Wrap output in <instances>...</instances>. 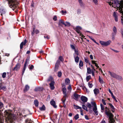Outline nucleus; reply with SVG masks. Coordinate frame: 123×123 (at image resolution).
I'll return each instance as SVG.
<instances>
[{"instance_id": "5fc2aeb1", "label": "nucleus", "mask_w": 123, "mask_h": 123, "mask_svg": "<svg viewBox=\"0 0 123 123\" xmlns=\"http://www.w3.org/2000/svg\"><path fill=\"white\" fill-rule=\"evenodd\" d=\"M3 104L1 102H0V109H1L3 107Z\"/></svg>"}, {"instance_id": "a878e982", "label": "nucleus", "mask_w": 123, "mask_h": 123, "mask_svg": "<svg viewBox=\"0 0 123 123\" xmlns=\"http://www.w3.org/2000/svg\"><path fill=\"white\" fill-rule=\"evenodd\" d=\"M61 23L64 25V24L65 23L63 20L60 19L59 20L58 23V25L59 26H61Z\"/></svg>"}, {"instance_id": "f257e3e1", "label": "nucleus", "mask_w": 123, "mask_h": 123, "mask_svg": "<svg viewBox=\"0 0 123 123\" xmlns=\"http://www.w3.org/2000/svg\"><path fill=\"white\" fill-rule=\"evenodd\" d=\"M111 6L116 8V7L120 11H122L121 13L122 15L121 17V20L122 23L123 24V2L121 3L118 2H116L115 0H109L107 2Z\"/></svg>"}, {"instance_id": "7ed1b4c3", "label": "nucleus", "mask_w": 123, "mask_h": 123, "mask_svg": "<svg viewBox=\"0 0 123 123\" xmlns=\"http://www.w3.org/2000/svg\"><path fill=\"white\" fill-rule=\"evenodd\" d=\"M9 7L12 8L13 10H15V12H17V0H7Z\"/></svg>"}, {"instance_id": "e2e57ef3", "label": "nucleus", "mask_w": 123, "mask_h": 123, "mask_svg": "<svg viewBox=\"0 0 123 123\" xmlns=\"http://www.w3.org/2000/svg\"><path fill=\"white\" fill-rule=\"evenodd\" d=\"M34 68V66L33 65H31L29 69L30 70L33 69Z\"/></svg>"}, {"instance_id": "69168bd1", "label": "nucleus", "mask_w": 123, "mask_h": 123, "mask_svg": "<svg viewBox=\"0 0 123 123\" xmlns=\"http://www.w3.org/2000/svg\"><path fill=\"white\" fill-rule=\"evenodd\" d=\"M68 90H71L72 89V87L70 85H69L68 87Z\"/></svg>"}, {"instance_id": "c756f323", "label": "nucleus", "mask_w": 123, "mask_h": 123, "mask_svg": "<svg viewBox=\"0 0 123 123\" xmlns=\"http://www.w3.org/2000/svg\"><path fill=\"white\" fill-rule=\"evenodd\" d=\"M99 82L101 84H103L104 83V82L103 79H102L101 78L100 76H99Z\"/></svg>"}, {"instance_id": "4468645a", "label": "nucleus", "mask_w": 123, "mask_h": 123, "mask_svg": "<svg viewBox=\"0 0 123 123\" xmlns=\"http://www.w3.org/2000/svg\"><path fill=\"white\" fill-rule=\"evenodd\" d=\"M27 59H26V61H25L24 65V67L23 69V70L22 71V75H23L24 74L25 71V70L26 67L27 65Z\"/></svg>"}, {"instance_id": "e433bc0d", "label": "nucleus", "mask_w": 123, "mask_h": 123, "mask_svg": "<svg viewBox=\"0 0 123 123\" xmlns=\"http://www.w3.org/2000/svg\"><path fill=\"white\" fill-rule=\"evenodd\" d=\"M60 64V62L59 60H58L55 64V66H57L59 67Z\"/></svg>"}, {"instance_id": "6e6d98bb", "label": "nucleus", "mask_w": 123, "mask_h": 123, "mask_svg": "<svg viewBox=\"0 0 123 123\" xmlns=\"http://www.w3.org/2000/svg\"><path fill=\"white\" fill-rule=\"evenodd\" d=\"M59 67L57 66H55L54 70L55 71H57Z\"/></svg>"}, {"instance_id": "aec40b11", "label": "nucleus", "mask_w": 123, "mask_h": 123, "mask_svg": "<svg viewBox=\"0 0 123 123\" xmlns=\"http://www.w3.org/2000/svg\"><path fill=\"white\" fill-rule=\"evenodd\" d=\"M94 94L96 95L99 93V91L98 88H95L93 90Z\"/></svg>"}, {"instance_id": "bf43d9fd", "label": "nucleus", "mask_w": 123, "mask_h": 123, "mask_svg": "<svg viewBox=\"0 0 123 123\" xmlns=\"http://www.w3.org/2000/svg\"><path fill=\"white\" fill-rule=\"evenodd\" d=\"M71 48H72V49H74V50L75 49H75V47L73 45L71 44Z\"/></svg>"}, {"instance_id": "f3484780", "label": "nucleus", "mask_w": 123, "mask_h": 123, "mask_svg": "<svg viewBox=\"0 0 123 123\" xmlns=\"http://www.w3.org/2000/svg\"><path fill=\"white\" fill-rule=\"evenodd\" d=\"M113 32L112 33V34H113L114 35H116L117 32V30L116 27L114 26L113 28Z\"/></svg>"}, {"instance_id": "774afa93", "label": "nucleus", "mask_w": 123, "mask_h": 123, "mask_svg": "<svg viewBox=\"0 0 123 123\" xmlns=\"http://www.w3.org/2000/svg\"><path fill=\"white\" fill-rule=\"evenodd\" d=\"M85 118L87 120H89V118L88 116L86 115H85Z\"/></svg>"}, {"instance_id": "603ef678", "label": "nucleus", "mask_w": 123, "mask_h": 123, "mask_svg": "<svg viewBox=\"0 0 123 123\" xmlns=\"http://www.w3.org/2000/svg\"><path fill=\"white\" fill-rule=\"evenodd\" d=\"M61 13L62 15H64L65 14H66L67 13L66 11H64L63 10H62L61 11Z\"/></svg>"}, {"instance_id": "3c124183", "label": "nucleus", "mask_w": 123, "mask_h": 123, "mask_svg": "<svg viewBox=\"0 0 123 123\" xmlns=\"http://www.w3.org/2000/svg\"><path fill=\"white\" fill-rule=\"evenodd\" d=\"M74 118L76 120L77 119L79 118V115L78 114H76L74 117Z\"/></svg>"}, {"instance_id": "9d476101", "label": "nucleus", "mask_w": 123, "mask_h": 123, "mask_svg": "<svg viewBox=\"0 0 123 123\" xmlns=\"http://www.w3.org/2000/svg\"><path fill=\"white\" fill-rule=\"evenodd\" d=\"M117 13L116 12H114L113 14V16L115 18V20L116 21H118V18L117 16Z\"/></svg>"}, {"instance_id": "b1692460", "label": "nucleus", "mask_w": 123, "mask_h": 123, "mask_svg": "<svg viewBox=\"0 0 123 123\" xmlns=\"http://www.w3.org/2000/svg\"><path fill=\"white\" fill-rule=\"evenodd\" d=\"M115 78L116 79L118 80L119 81H121L123 79L121 76H120L118 75H117V76Z\"/></svg>"}, {"instance_id": "0eeeda50", "label": "nucleus", "mask_w": 123, "mask_h": 123, "mask_svg": "<svg viewBox=\"0 0 123 123\" xmlns=\"http://www.w3.org/2000/svg\"><path fill=\"white\" fill-rule=\"evenodd\" d=\"M106 109H105V113L106 115L108 116H111L112 114L111 112L107 111V110L108 109L107 107H106Z\"/></svg>"}, {"instance_id": "680f3d73", "label": "nucleus", "mask_w": 123, "mask_h": 123, "mask_svg": "<svg viewBox=\"0 0 123 123\" xmlns=\"http://www.w3.org/2000/svg\"><path fill=\"white\" fill-rule=\"evenodd\" d=\"M35 33H36V34H37L39 33V31L37 30H35Z\"/></svg>"}, {"instance_id": "c9c22d12", "label": "nucleus", "mask_w": 123, "mask_h": 123, "mask_svg": "<svg viewBox=\"0 0 123 123\" xmlns=\"http://www.w3.org/2000/svg\"><path fill=\"white\" fill-rule=\"evenodd\" d=\"M48 81H50L51 82L52 81H54L53 80V78L52 77L50 76L48 80Z\"/></svg>"}, {"instance_id": "dca6fc26", "label": "nucleus", "mask_w": 123, "mask_h": 123, "mask_svg": "<svg viewBox=\"0 0 123 123\" xmlns=\"http://www.w3.org/2000/svg\"><path fill=\"white\" fill-rule=\"evenodd\" d=\"M108 72L109 73L111 77L114 78H116L117 75L116 74L113 72H111L110 71H109Z\"/></svg>"}, {"instance_id": "49530a36", "label": "nucleus", "mask_w": 123, "mask_h": 123, "mask_svg": "<svg viewBox=\"0 0 123 123\" xmlns=\"http://www.w3.org/2000/svg\"><path fill=\"white\" fill-rule=\"evenodd\" d=\"M6 72L3 73L2 74V77L3 78H4L6 77Z\"/></svg>"}, {"instance_id": "2eb2a0df", "label": "nucleus", "mask_w": 123, "mask_h": 123, "mask_svg": "<svg viewBox=\"0 0 123 123\" xmlns=\"http://www.w3.org/2000/svg\"><path fill=\"white\" fill-rule=\"evenodd\" d=\"M27 59H26V61H25L24 65V67L23 69V70L22 71V75H23L24 74L25 71V70L26 67L27 65Z\"/></svg>"}, {"instance_id": "bb28decb", "label": "nucleus", "mask_w": 123, "mask_h": 123, "mask_svg": "<svg viewBox=\"0 0 123 123\" xmlns=\"http://www.w3.org/2000/svg\"><path fill=\"white\" fill-rule=\"evenodd\" d=\"M74 98L76 99L78 98L79 95L77 94L74 93Z\"/></svg>"}, {"instance_id": "58836bf2", "label": "nucleus", "mask_w": 123, "mask_h": 123, "mask_svg": "<svg viewBox=\"0 0 123 123\" xmlns=\"http://www.w3.org/2000/svg\"><path fill=\"white\" fill-rule=\"evenodd\" d=\"M75 29L76 30H80L82 29V28L81 26H77L76 27Z\"/></svg>"}, {"instance_id": "6e6552de", "label": "nucleus", "mask_w": 123, "mask_h": 123, "mask_svg": "<svg viewBox=\"0 0 123 123\" xmlns=\"http://www.w3.org/2000/svg\"><path fill=\"white\" fill-rule=\"evenodd\" d=\"M113 115L112 114V116H108L109 117V122L110 123H114L115 122V120L113 118Z\"/></svg>"}, {"instance_id": "9b49d317", "label": "nucleus", "mask_w": 123, "mask_h": 123, "mask_svg": "<svg viewBox=\"0 0 123 123\" xmlns=\"http://www.w3.org/2000/svg\"><path fill=\"white\" fill-rule=\"evenodd\" d=\"M6 12V10L5 9L3 8L0 9V13H1V16H2L3 14H5Z\"/></svg>"}, {"instance_id": "f03ea898", "label": "nucleus", "mask_w": 123, "mask_h": 123, "mask_svg": "<svg viewBox=\"0 0 123 123\" xmlns=\"http://www.w3.org/2000/svg\"><path fill=\"white\" fill-rule=\"evenodd\" d=\"M10 110H6L5 111V113L6 117L8 120L11 122H12L17 118L16 115L14 114H12Z\"/></svg>"}, {"instance_id": "a18cd8bd", "label": "nucleus", "mask_w": 123, "mask_h": 123, "mask_svg": "<svg viewBox=\"0 0 123 123\" xmlns=\"http://www.w3.org/2000/svg\"><path fill=\"white\" fill-rule=\"evenodd\" d=\"M88 85L89 88H91L93 86V85L90 82H88Z\"/></svg>"}, {"instance_id": "cd10ccee", "label": "nucleus", "mask_w": 123, "mask_h": 123, "mask_svg": "<svg viewBox=\"0 0 123 123\" xmlns=\"http://www.w3.org/2000/svg\"><path fill=\"white\" fill-rule=\"evenodd\" d=\"M39 102L37 100H36L34 101V104L35 106L36 107H38Z\"/></svg>"}, {"instance_id": "338daca9", "label": "nucleus", "mask_w": 123, "mask_h": 123, "mask_svg": "<svg viewBox=\"0 0 123 123\" xmlns=\"http://www.w3.org/2000/svg\"><path fill=\"white\" fill-rule=\"evenodd\" d=\"M53 19L55 21L57 19V17L56 16H55L54 18H53Z\"/></svg>"}, {"instance_id": "13d9d810", "label": "nucleus", "mask_w": 123, "mask_h": 123, "mask_svg": "<svg viewBox=\"0 0 123 123\" xmlns=\"http://www.w3.org/2000/svg\"><path fill=\"white\" fill-rule=\"evenodd\" d=\"M93 2L95 4L97 5L98 4L97 0H92Z\"/></svg>"}, {"instance_id": "79ce46f5", "label": "nucleus", "mask_w": 123, "mask_h": 123, "mask_svg": "<svg viewBox=\"0 0 123 123\" xmlns=\"http://www.w3.org/2000/svg\"><path fill=\"white\" fill-rule=\"evenodd\" d=\"M84 61L86 63H88L90 65V63H88L89 60L87 57H86L84 58Z\"/></svg>"}, {"instance_id": "7c9ffc66", "label": "nucleus", "mask_w": 123, "mask_h": 123, "mask_svg": "<svg viewBox=\"0 0 123 123\" xmlns=\"http://www.w3.org/2000/svg\"><path fill=\"white\" fill-rule=\"evenodd\" d=\"M64 25L65 26L68 27L70 26L71 25L70 23L69 22H66Z\"/></svg>"}, {"instance_id": "c03bdc74", "label": "nucleus", "mask_w": 123, "mask_h": 123, "mask_svg": "<svg viewBox=\"0 0 123 123\" xmlns=\"http://www.w3.org/2000/svg\"><path fill=\"white\" fill-rule=\"evenodd\" d=\"M87 73L89 74H91V71L90 68H87Z\"/></svg>"}, {"instance_id": "864d4df0", "label": "nucleus", "mask_w": 123, "mask_h": 123, "mask_svg": "<svg viewBox=\"0 0 123 123\" xmlns=\"http://www.w3.org/2000/svg\"><path fill=\"white\" fill-rule=\"evenodd\" d=\"M91 77V76L90 75L87 76L86 77V80H87V81H89Z\"/></svg>"}, {"instance_id": "4be33fe9", "label": "nucleus", "mask_w": 123, "mask_h": 123, "mask_svg": "<svg viewBox=\"0 0 123 123\" xmlns=\"http://www.w3.org/2000/svg\"><path fill=\"white\" fill-rule=\"evenodd\" d=\"M109 105L111 109V111H112L114 112L115 111V108L113 105L111 103H109Z\"/></svg>"}, {"instance_id": "423d86ee", "label": "nucleus", "mask_w": 123, "mask_h": 123, "mask_svg": "<svg viewBox=\"0 0 123 123\" xmlns=\"http://www.w3.org/2000/svg\"><path fill=\"white\" fill-rule=\"evenodd\" d=\"M81 100L83 102H86L88 100L87 98L84 96H82L81 97Z\"/></svg>"}, {"instance_id": "4c0bfd02", "label": "nucleus", "mask_w": 123, "mask_h": 123, "mask_svg": "<svg viewBox=\"0 0 123 123\" xmlns=\"http://www.w3.org/2000/svg\"><path fill=\"white\" fill-rule=\"evenodd\" d=\"M83 66V63L81 60H80L79 63V66L80 67H82Z\"/></svg>"}, {"instance_id": "0e129e2a", "label": "nucleus", "mask_w": 123, "mask_h": 123, "mask_svg": "<svg viewBox=\"0 0 123 123\" xmlns=\"http://www.w3.org/2000/svg\"><path fill=\"white\" fill-rule=\"evenodd\" d=\"M116 35H114L113 34H112V40H114L115 39L114 37Z\"/></svg>"}, {"instance_id": "72a5a7b5", "label": "nucleus", "mask_w": 123, "mask_h": 123, "mask_svg": "<svg viewBox=\"0 0 123 123\" xmlns=\"http://www.w3.org/2000/svg\"><path fill=\"white\" fill-rule=\"evenodd\" d=\"M45 107L44 105H43L42 107L39 108L40 110L41 111H44L45 110Z\"/></svg>"}, {"instance_id": "39448f33", "label": "nucleus", "mask_w": 123, "mask_h": 123, "mask_svg": "<svg viewBox=\"0 0 123 123\" xmlns=\"http://www.w3.org/2000/svg\"><path fill=\"white\" fill-rule=\"evenodd\" d=\"M91 103L92 105L93 106L92 110L95 113L96 115H98V111H97V108L95 103L94 102H92Z\"/></svg>"}, {"instance_id": "052dcab7", "label": "nucleus", "mask_w": 123, "mask_h": 123, "mask_svg": "<svg viewBox=\"0 0 123 123\" xmlns=\"http://www.w3.org/2000/svg\"><path fill=\"white\" fill-rule=\"evenodd\" d=\"M35 28H33V31L31 33V35L32 36H33L34 33H35Z\"/></svg>"}, {"instance_id": "09e8293b", "label": "nucleus", "mask_w": 123, "mask_h": 123, "mask_svg": "<svg viewBox=\"0 0 123 123\" xmlns=\"http://www.w3.org/2000/svg\"><path fill=\"white\" fill-rule=\"evenodd\" d=\"M62 75V73L60 71L58 73L57 76L59 77H60Z\"/></svg>"}, {"instance_id": "a19ab883", "label": "nucleus", "mask_w": 123, "mask_h": 123, "mask_svg": "<svg viewBox=\"0 0 123 123\" xmlns=\"http://www.w3.org/2000/svg\"><path fill=\"white\" fill-rule=\"evenodd\" d=\"M44 38L46 39H48L50 38L49 36L46 34L44 35Z\"/></svg>"}, {"instance_id": "a211bd4d", "label": "nucleus", "mask_w": 123, "mask_h": 123, "mask_svg": "<svg viewBox=\"0 0 123 123\" xmlns=\"http://www.w3.org/2000/svg\"><path fill=\"white\" fill-rule=\"evenodd\" d=\"M50 103L51 105H52L54 107L56 108L57 106L55 105V102L54 100L51 101L50 102Z\"/></svg>"}, {"instance_id": "393cba45", "label": "nucleus", "mask_w": 123, "mask_h": 123, "mask_svg": "<svg viewBox=\"0 0 123 123\" xmlns=\"http://www.w3.org/2000/svg\"><path fill=\"white\" fill-rule=\"evenodd\" d=\"M65 83L66 85H68L70 83V80L68 78H67L65 80Z\"/></svg>"}, {"instance_id": "f8f14e48", "label": "nucleus", "mask_w": 123, "mask_h": 123, "mask_svg": "<svg viewBox=\"0 0 123 123\" xmlns=\"http://www.w3.org/2000/svg\"><path fill=\"white\" fill-rule=\"evenodd\" d=\"M55 82L54 81H52L49 83L50 86V89L51 90H54L55 88L54 85Z\"/></svg>"}, {"instance_id": "20e7f679", "label": "nucleus", "mask_w": 123, "mask_h": 123, "mask_svg": "<svg viewBox=\"0 0 123 123\" xmlns=\"http://www.w3.org/2000/svg\"><path fill=\"white\" fill-rule=\"evenodd\" d=\"M62 91L63 93L64 94L63 98L62 99V101L63 103L64 102L66 99L67 94L66 93L67 90L65 87V86L63 85L62 86Z\"/></svg>"}, {"instance_id": "6ab92c4d", "label": "nucleus", "mask_w": 123, "mask_h": 123, "mask_svg": "<svg viewBox=\"0 0 123 123\" xmlns=\"http://www.w3.org/2000/svg\"><path fill=\"white\" fill-rule=\"evenodd\" d=\"M74 58L75 62L76 63H78L79 62V58L78 56L75 55L74 56Z\"/></svg>"}, {"instance_id": "de8ad7c7", "label": "nucleus", "mask_w": 123, "mask_h": 123, "mask_svg": "<svg viewBox=\"0 0 123 123\" xmlns=\"http://www.w3.org/2000/svg\"><path fill=\"white\" fill-rule=\"evenodd\" d=\"M58 60H60L62 62L64 60L62 56H60L59 57V59Z\"/></svg>"}, {"instance_id": "1a4fd4ad", "label": "nucleus", "mask_w": 123, "mask_h": 123, "mask_svg": "<svg viewBox=\"0 0 123 123\" xmlns=\"http://www.w3.org/2000/svg\"><path fill=\"white\" fill-rule=\"evenodd\" d=\"M20 65L19 63H17L16 65V66L14 68L13 70L16 71H17L20 68Z\"/></svg>"}, {"instance_id": "ea45409f", "label": "nucleus", "mask_w": 123, "mask_h": 123, "mask_svg": "<svg viewBox=\"0 0 123 123\" xmlns=\"http://www.w3.org/2000/svg\"><path fill=\"white\" fill-rule=\"evenodd\" d=\"M74 108L75 109H80L81 110L82 109L81 107H79L78 106L76 105H74Z\"/></svg>"}, {"instance_id": "4d7b16f0", "label": "nucleus", "mask_w": 123, "mask_h": 123, "mask_svg": "<svg viewBox=\"0 0 123 123\" xmlns=\"http://www.w3.org/2000/svg\"><path fill=\"white\" fill-rule=\"evenodd\" d=\"M102 101L103 103V104L105 105H106V104L105 103V101L103 99H102Z\"/></svg>"}, {"instance_id": "412c9836", "label": "nucleus", "mask_w": 123, "mask_h": 123, "mask_svg": "<svg viewBox=\"0 0 123 123\" xmlns=\"http://www.w3.org/2000/svg\"><path fill=\"white\" fill-rule=\"evenodd\" d=\"M30 89V86L28 85H26L24 89V91L25 92L28 91Z\"/></svg>"}, {"instance_id": "37998d69", "label": "nucleus", "mask_w": 123, "mask_h": 123, "mask_svg": "<svg viewBox=\"0 0 123 123\" xmlns=\"http://www.w3.org/2000/svg\"><path fill=\"white\" fill-rule=\"evenodd\" d=\"M87 106L89 109L91 108L92 107V105L91 104L88 103H87L86 105Z\"/></svg>"}, {"instance_id": "f704fd0d", "label": "nucleus", "mask_w": 123, "mask_h": 123, "mask_svg": "<svg viewBox=\"0 0 123 123\" xmlns=\"http://www.w3.org/2000/svg\"><path fill=\"white\" fill-rule=\"evenodd\" d=\"M100 105L101 110V111L102 112H104V106L101 104H100Z\"/></svg>"}, {"instance_id": "473e14b6", "label": "nucleus", "mask_w": 123, "mask_h": 123, "mask_svg": "<svg viewBox=\"0 0 123 123\" xmlns=\"http://www.w3.org/2000/svg\"><path fill=\"white\" fill-rule=\"evenodd\" d=\"M82 108L84 109L86 111H88L87 107L84 105H82Z\"/></svg>"}, {"instance_id": "5701e85b", "label": "nucleus", "mask_w": 123, "mask_h": 123, "mask_svg": "<svg viewBox=\"0 0 123 123\" xmlns=\"http://www.w3.org/2000/svg\"><path fill=\"white\" fill-rule=\"evenodd\" d=\"M111 41L110 40H109L107 42H105L104 46H106L110 45Z\"/></svg>"}, {"instance_id": "c85d7f7f", "label": "nucleus", "mask_w": 123, "mask_h": 123, "mask_svg": "<svg viewBox=\"0 0 123 123\" xmlns=\"http://www.w3.org/2000/svg\"><path fill=\"white\" fill-rule=\"evenodd\" d=\"M2 89L4 91L6 90V88L5 86H3L2 85H1L0 86V90Z\"/></svg>"}, {"instance_id": "8fccbe9b", "label": "nucleus", "mask_w": 123, "mask_h": 123, "mask_svg": "<svg viewBox=\"0 0 123 123\" xmlns=\"http://www.w3.org/2000/svg\"><path fill=\"white\" fill-rule=\"evenodd\" d=\"M100 43L103 46H104L105 45V41H99Z\"/></svg>"}, {"instance_id": "ddd939ff", "label": "nucleus", "mask_w": 123, "mask_h": 123, "mask_svg": "<svg viewBox=\"0 0 123 123\" xmlns=\"http://www.w3.org/2000/svg\"><path fill=\"white\" fill-rule=\"evenodd\" d=\"M26 43L27 40L26 39L24 40V42H23L21 43L20 45V48L21 49L22 48L23 45H25Z\"/></svg>"}, {"instance_id": "2f4dec72", "label": "nucleus", "mask_w": 123, "mask_h": 123, "mask_svg": "<svg viewBox=\"0 0 123 123\" xmlns=\"http://www.w3.org/2000/svg\"><path fill=\"white\" fill-rule=\"evenodd\" d=\"M74 51V53L73 54V56H74V55H75L78 56L79 55L78 51L77 50H76V49H75Z\"/></svg>"}]
</instances>
